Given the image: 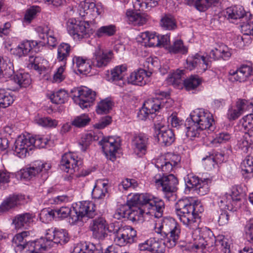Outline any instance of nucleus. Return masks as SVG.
<instances>
[{"instance_id":"f257e3e1","label":"nucleus","mask_w":253,"mask_h":253,"mask_svg":"<svg viewBox=\"0 0 253 253\" xmlns=\"http://www.w3.org/2000/svg\"><path fill=\"white\" fill-rule=\"evenodd\" d=\"M187 125L186 136L191 139L196 137L203 138L206 130L212 131L215 128L212 115L203 109H197L190 114Z\"/></svg>"},{"instance_id":"f03ea898","label":"nucleus","mask_w":253,"mask_h":253,"mask_svg":"<svg viewBox=\"0 0 253 253\" xmlns=\"http://www.w3.org/2000/svg\"><path fill=\"white\" fill-rule=\"evenodd\" d=\"M154 229L155 232L162 237H167L168 248L174 247L180 239V226L171 217H166L156 221Z\"/></svg>"},{"instance_id":"7ed1b4c3","label":"nucleus","mask_w":253,"mask_h":253,"mask_svg":"<svg viewBox=\"0 0 253 253\" xmlns=\"http://www.w3.org/2000/svg\"><path fill=\"white\" fill-rule=\"evenodd\" d=\"M175 210L179 219L184 225L192 230L197 229L199 216L191 198L178 200L175 205Z\"/></svg>"},{"instance_id":"20e7f679","label":"nucleus","mask_w":253,"mask_h":253,"mask_svg":"<svg viewBox=\"0 0 253 253\" xmlns=\"http://www.w3.org/2000/svg\"><path fill=\"white\" fill-rule=\"evenodd\" d=\"M132 201L143 210L142 214H149L155 218H159L163 215L165 204L161 199L149 193L136 194L132 196Z\"/></svg>"},{"instance_id":"39448f33","label":"nucleus","mask_w":253,"mask_h":253,"mask_svg":"<svg viewBox=\"0 0 253 253\" xmlns=\"http://www.w3.org/2000/svg\"><path fill=\"white\" fill-rule=\"evenodd\" d=\"M69 240L68 233L65 230L48 229L46 231L45 237H42L33 243L31 249L35 248L43 252L53 247L54 244L64 245Z\"/></svg>"},{"instance_id":"423d86ee","label":"nucleus","mask_w":253,"mask_h":253,"mask_svg":"<svg viewBox=\"0 0 253 253\" xmlns=\"http://www.w3.org/2000/svg\"><path fill=\"white\" fill-rule=\"evenodd\" d=\"M89 22V21H77L76 19L70 18L67 22V29L74 39L87 38L93 32Z\"/></svg>"},{"instance_id":"0eeeda50","label":"nucleus","mask_w":253,"mask_h":253,"mask_svg":"<svg viewBox=\"0 0 253 253\" xmlns=\"http://www.w3.org/2000/svg\"><path fill=\"white\" fill-rule=\"evenodd\" d=\"M76 156L72 153L65 154L62 156L60 162V168L64 171L71 174L76 171L80 173L77 174V176H85L88 175L90 171L89 170L81 169L82 162L81 160L76 159Z\"/></svg>"},{"instance_id":"6e6552de","label":"nucleus","mask_w":253,"mask_h":253,"mask_svg":"<svg viewBox=\"0 0 253 253\" xmlns=\"http://www.w3.org/2000/svg\"><path fill=\"white\" fill-rule=\"evenodd\" d=\"M110 227H113L111 232L116 234L114 241L120 246H125L131 243L136 236V231L129 226L120 227L119 224H111Z\"/></svg>"},{"instance_id":"1a4fd4ad","label":"nucleus","mask_w":253,"mask_h":253,"mask_svg":"<svg viewBox=\"0 0 253 253\" xmlns=\"http://www.w3.org/2000/svg\"><path fill=\"white\" fill-rule=\"evenodd\" d=\"M143 210L132 201V197L126 205H122L114 214V218L120 219L126 218L130 220H135L142 214Z\"/></svg>"},{"instance_id":"9d476101","label":"nucleus","mask_w":253,"mask_h":253,"mask_svg":"<svg viewBox=\"0 0 253 253\" xmlns=\"http://www.w3.org/2000/svg\"><path fill=\"white\" fill-rule=\"evenodd\" d=\"M166 174L167 173H165ZM153 181L158 187H162V191L167 195L175 192L178 180L172 174L165 175L160 173L156 174L153 178Z\"/></svg>"},{"instance_id":"9b49d317","label":"nucleus","mask_w":253,"mask_h":253,"mask_svg":"<svg viewBox=\"0 0 253 253\" xmlns=\"http://www.w3.org/2000/svg\"><path fill=\"white\" fill-rule=\"evenodd\" d=\"M74 212L75 215H72L73 222L82 220L83 217L93 218L97 213L96 211L95 204L90 201H82L75 208H74Z\"/></svg>"},{"instance_id":"f8f14e48","label":"nucleus","mask_w":253,"mask_h":253,"mask_svg":"<svg viewBox=\"0 0 253 253\" xmlns=\"http://www.w3.org/2000/svg\"><path fill=\"white\" fill-rule=\"evenodd\" d=\"M77 13L82 17L90 21L100 15L103 11L101 5H96L93 1L90 0H85L81 2L77 9Z\"/></svg>"},{"instance_id":"ddd939ff","label":"nucleus","mask_w":253,"mask_h":253,"mask_svg":"<svg viewBox=\"0 0 253 253\" xmlns=\"http://www.w3.org/2000/svg\"><path fill=\"white\" fill-rule=\"evenodd\" d=\"M186 190H193L200 196L207 194L209 191L210 179H200L198 176L188 175L185 178Z\"/></svg>"},{"instance_id":"4468645a","label":"nucleus","mask_w":253,"mask_h":253,"mask_svg":"<svg viewBox=\"0 0 253 253\" xmlns=\"http://www.w3.org/2000/svg\"><path fill=\"white\" fill-rule=\"evenodd\" d=\"M74 92L73 99L82 109L88 108L95 100V92L86 87L76 89Z\"/></svg>"},{"instance_id":"2eb2a0df","label":"nucleus","mask_w":253,"mask_h":253,"mask_svg":"<svg viewBox=\"0 0 253 253\" xmlns=\"http://www.w3.org/2000/svg\"><path fill=\"white\" fill-rule=\"evenodd\" d=\"M179 155L172 153H168L157 158L155 162V166L162 171L167 173L171 171L180 162Z\"/></svg>"},{"instance_id":"dca6fc26","label":"nucleus","mask_w":253,"mask_h":253,"mask_svg":"<svg viewBox=\"0 0 253 253\" xmlns=\"http://www.w3.org/2000/svg\"><path fill=\"white\" fill-rule=\"evenodd\" d=\"M51 167V165L49 163H39L34 164L31 167L23 169L20 171V174L21 177L25 179H30L40 174L43 179H46L47 177L46 173Z\"/></svg>"},{"instance_id":"f3484780","label":"nucleus","mask_w":253,"mask_h":253,"mask_svg":"<svg viewBox=\"0 0 253 253\" xmlns=\"http://www.w3.org/2000/svg\"><path fill=\"white\" fill-rule=\"evenodd\" d=\"M110 225L108 226L105 219L102 216H98L93 219L90 224V228L92 232L93 237L99 240H103L107 237V231L112 232Z\"/></svg>"},{"instance_id":"a211bd4d","label":"nucleus","mask_w":253,"mask_h":253,"mask_svg":"<svg viewBox=\"0 0 253 253\" xmlns=\"http://www.w3.org/2000/svg\"><path fill=\"white\" fill-rule=\"evenodd\" d=\"M167 247V241L156 237L150 238L138 245L140 251L148 252L151 253H164Z\"/></svg>"},{"instance_id":"6ab92c4d","label":"nucleus","mask_w":253,"mask_h":253,"mask_svg":"<svg viewBox=\"0 0 253 253\" xmlns=\"http://www.w3.org/2000/svg\"><path fill=\"white\" fill-rule=\"evenodd\" d=\"M113 56L111 50H104L100 45L96 47L91 58L92 65L97 68H103L111 62Z\"/></svg>"},{"instance_id":"aec40b11","label":"nucleus","mask_w":253,"mask_h":253,"mask_svg":"<svg viewBox=\"0 0 253 253\" xmlns=\"http://www.w3.org/2000/svg\"><path fill=\"white\" fill-rule=\"evenodd\" d=\"M29 235V231H25L17 234L14 236L12 241V245L15 249L16 252H20L25 249H28L29 252H32L40 251V250L35 248L33 249L34 250L31 249L33 243H36V240L31 242H26L25 238Z\"/></svg>"},{"instance_id":"412c9836","label":"nucleus","mask_w":253,"mask_h":253,"mask_svg":"<svg viewBox=\"0 0 253 253\" xmlns=\"http://www.w3.org/2000/svg\"><path fill=\"white\" fill-rule=\"evenodd\" d=\"M253 109V103L245 99H239L235 106H231L228 111L227 116L230 120H235L246 111Z\"/></svg>"},{"instance_id":"4be33fe9","label":"nucleus","mask_w":253,"mask_h":253,"mask_svg":"<svg viewBox=\"0 0 253 253\" xmlns=\"http://www.w3.org/2000/svg\"><path fill=\"white\" fill-rule=\"evenodd\" d=\"M13 149L16 156L19 158H24L28 151L33 149L29 136L20 135L16 139Z\"/></svg>"},{"instance_id":"5701e85b","label":"nucleus","mask_w":253,"mask_h":253,"mask_svg":"<svg viewBox=\"0 0 253 253\" xmlns=\"http://www.w3.org/2000/svg\"><path fill=\"white\" fill-rule=\"evenodd\" d=\"M168 95L167 93L163 92L156 97L148 99L144 103V106L153 114L163 108H168V99L166 98Z\"/></svg>"},{"instance_id":"b1692460","label":"nucleus","mask_w":253,"mask_h":253,"mask_svg":"<svg viewBox=\"0 0 253 253\" xmlns=\"http://www.w3.org/2000/svg\"><path fill=\"white\" fill-rule=\"evenodd\" d=\"M149 138L143 133H140L133 137L132 145L134 153L139 157L146 154L149 145Z\"/></svg>"},{"instance_id":"393cba45","label":"nucleus","mask_w":253,"mask_h":253,"mask_svg":"<svg viewBox=\"0 0 253 253\" xmlns=\"http://www.w3.org/2000/svg\"><path fill=\"white\" fill-rule=\"evenodd\" d=\"M99 144L102 146V150L106 156L110 159L115 158L116 153L120 146V142L113 137L103 138Z\"/></svg>"},{"instance_id":"a878e982","label":"nucleus","mask_w":253,"mask_h":253,"mask_svg":"<svg viewBox=\"0 0 253 253\" xmlns=\"http://www.w3.org/2000/svg\"><path fill=\"white\" fill-rule=\"evenodd\" d=\"M156 133L159 141L166 146L171 145L175 140L173 131L161 124L155 125Z\"/></svg>"},{"instance_id":"bb28decb","label":"nucleus","mask_w":253,"mask_h":253,"mask_svg":"<svg viewBox=\"0 0 253 253\" xmlns=\"http://www.w3.org/2000/svg\"><path fill=\"white\" fill-rule=\"evenodd\" d=\"M249 78L253 80V70L250 66L243 65L235 72H229V79L232 82H244Z\"/></svg>"},{"instance_id":"cd10ccee","label":"nucleus","mask_w":253,"mask_h":253,"mask_svg":"<svg viewBox=\"0 0 253 253\" xmlns=\"http://www.w3.org/2000/svg\"><path fill=\"white\" fill-rule=\"evenodd\" d=\"M151 74L150 72H147L145 70L140 69L131 73L127 78V81L128 83L132 84L144 85L149 82V78Z\"/></svg>"},{"instance_id":"c85d7f7f","label":"nucleus","mask_w":253,"mask_h":253,"mask_svg":"<svg viewBox=\"0 0 253 253\" xmlns=\"http://www.w3.org/2000/svg\"><path fill=\"white\" fill-rule=\"evenodd\" d=\"M38 45V42L36 41H24L20 42L18 46L11 49V52L21 57L26 55L33 48Z\"/></svg>"},{"instance_id":"c756f323","label":"nucleus","mask_w":253,"mask_h":253,"mask_svg":"<svg viewBox=\"0 0 253 253\" xmlns=\"http://www.w3.org/2000/svg\"><path fill=\"white\" fill-rule=\"evenodd\" d=\"M36 30L41 39L43 40L47 39V43L49 46L54 47L56 45L57 42L54 32L48 26H38L36 28Z\"/></svg>"},{"instance_id":"7c9ffc66","label":"nucleus","mask_w":253,"mask_h":253,"mask_svg":"<svg viewBox=\"0 0 253 253\" xmlns=\"http://www.w3.org/2000/svg\"><path fill=\"white\" fill-rule=\"evenodd\" d=\"M34 216L30 213L18 214L13 219V223L17 229H27L33 222Z\"/></svg>"},{"instance_id":"2f4dec72","label":"nucleus","mask_w":253,"mask_h":253,"mask_svg":"<svg viewBox=\"0 0 253 253\" xmlns=\"http://www.w3.org/2000/svg\"><path fill=\"white\" fill-rule=\"evenodd\" d=\"M126 70V66L125 65L116 66L111 70L109 80L120 86H123L124 84L123 79Z\"/></svg>"},{"instance_id":"473e14b6","label":"nucleus","mask_w":253,"mask_h":253,"mask_svg":"<svg viewBox=\"0 0 253 253\" xmlns=\"http://www.w3.org/2000/svg\"><path fill=\"white\" fill-rule=\"evenodd\" d=\"M246 14L244 7L240 5L231 6L226 9L225 17L231 22L243 18Z\"/></svg>"},{"instance_id":"72a5a7b5","label":"nucleus","mask_w":253,"mask_h":253,"mask_svg":"<svg viewBox=\"0 0 253 253\" xmlns=\"http://www.w3.org/2000/svg\"><path fill=\"white\" fill-rule=\"evenodd\" d=\"M126 16L129 23L134 25H142L146 23L147 20L146 16L144 14L130 10L126 11Z\"/></svg>"},{"instance_id":"f704fd0d","label":"nucleus","mask_w":253,"mask_h":253,"mask_svg":"<svg viewBox=\"0 0 253 253\" xmlns=\"http://www.w3.org/2000/svg\"><path fill=\"white\" fill-rule=\"evenodd\" d=\"M22 196L12 195L6 199L0 205V213L8 211L19 204Z\"/></svg>"},{"instance_id":"c9c22d12","label":"nucleus","mask_w":253,"mask_h":253,"mask_svg":"<svg viewBox=\"0 0 253 253\" xmlns=\"http://www.w3.org/2000/svg\"><path fill=\"white\" fill-rule=\"evenodd\" d=\"M219 0H185V3L189 5H194L200 11H205L211 4L217 3Z\"/></svg>"},{"instance_id":"e433bc0d","label":"nucleus","mask_w":253,"mask_h":253,"mask_svg":"<svg viewBox=\"0 0 253 253\" xmlns=\"http://www.w3.org/2000/svg\"><path fill=\"white\" fill-rule=\"evenodd\" d=\"M184 70L177 69L169 74L167 78L168 83L175 87H178L181 85L184 81Z\"/></svg>"},{"instance_id":"4c0bfd02","label":"nucleus","mask_w":253,"mask_h":253,"mask_svg":"<svg viewBox=\"0 0 253 253\" xmlns=\"http://www.w3.org/2000/svg\"><path fill=\"white\" fill-rule=\"evenodd\" d=\"M71 50V47L69 44L64 42L60 43L57 49V60L66 64L67 59L70 55Z\"/></svg>"},{"instance_id":"58836bf2","label":"nucleus","mask_w":253,"mask_h":253,"mask_svg":"<svg viewBox=\"0 0 253 253\" xmlns=\"http://www.w3.org/2000/svg\"><path fill=\"white\" fill-rule=\"evenodd\" d=\"M73 63L76 65L78 71L82 74H86L90 71V66L89 63L83 57L75 56L73 58Z\"/></svg>"},{"instance_id":"ea45409f","label":"nucleus","mask_w":253,"mask_h":253,"mask_svg":"<svg viewBox=\"0 0 253 253\" xmlns=\"http://www.w3.org/2000/svg\"><path fill=\"white\" fill-rule=\"evenodd\" d=\"M169 51L172 53L186 54L188 52V47L184 45L181 40H176L173 44L168 47Z\"/></svg>"},{"instance_id":"a19ab883","label":"nucleus","mask_w":253,"mask_h":253,"mask_svg":"<svg viewBox=\"0 0 253 253\" xmlns=\"http://www.w3.org/2000/svg\"><path fill=\"white\" fill-rule=\"evenodd\" d=\"M214 244L219 253H230L229 245L223 236H218L214 238Z\"/></svg>"},{"instance_id":"79ce46f5","label":"nucleus","mask_w":253,"mask_h":253,"mask_svg":"<svg viewBox=\"0 0 253 253\" xmlns=\"http://www.w3.org/2000/svg\"><path fill=\"white\" fill-rule=\"evenodd\" d=\"M14 82L21 87H26L31 83V79L28 73H17L14 76Z\"/></svg>"},{"instance_id":"37998d69","label":"nucleus","mask_w":253,"mask_h":253,"mask_svg":"<svg viewBox=\"0 0 253 253\" xmlns=\"http://www.w3.org/2000/svg\"><path fill=\"white\" fill-rule=\"evenodd\" d=\"M116 32V27L113 25L103 26L97 29L95 36L98 38L105 36L110 37L115 35Z\"/></svg>"},{"instance_id":"c03bdc74","label":"nucleus","mask_w":253,"mask_h":253,"mask_svg":"<svg viewBox=\"0 0 253 253\" xmlns=\"http://www.w3.org/2000/svg\"><path fill=\"white\" fill-rule=\"evenodd\" d=\"M14 100L13 95L4 89H0V106L6 108L11 105Z\"/></svg>"},{"instance_id":"a18cd8bd","label":"nucleus","mask_w":253,"mask_h":253,"mask_svg":"<svg viewBox=\"0 0 253 253\" xmlns=\"http://www.w3.org/2000/svg\"><path fill=\"white\" fill-rule=\"evenodd\" d=\"M161 27L168 30H173L176 28L175 20L171 15H165L161 20Z\"/></svg>"},{"instance_id":"49530a36","label":"nucleus","mask_w":253,"mask_h":253,"mask_svg":"<svg viewBox=\"0 0 253 253\" xmlns=\"http://www.w3.org/2000/svg\"><path fill=\"white\" fill-rule=\"evenodd\" d=\"M68 94L64 89L54 92L50 96L51 101L55 104L64 103L67 100Z\"/></svg>"},{"instance_id":"de8ad7c7","label":"nucleus","mask_w":253,"mask_h":253,"mask_svg":"<svg viewBox=\"0 0 253 253\" xmlns=\"http://www.w3.org/2000/svg\"><path fill=\"white\" fill-rule=\"evenodd\" d=\"M107 184L102 183L101 186L95 185L92 191V197L95 199H102L107 193Z\"/></svg>"},{"instance_id":"09e8293b","label":"nucleus","mask_w":253,"mask_h":253,"mask_svg":"<svg viewBox=\"0 0 253 253\" xmlns=\"http://www.w3.org/2000/svg\"><path fill=\"white\" fill-rule=\"evenodd\" d=\"M210 243L203 237L199 236L198 238L195 239L192 249L197 253H202L206 249L207 246H209Z\"/></svg>"},{"instance_id":"8fccbe9b","label":"nucleus","mask_w":253,"mask_h":253,"mask_svg":"<svg viewBox=\"0 0 253 253\" xmlns=\"http://www.w3.org/2000/svg\"><path fill=\"white\" fill-rule=\"evenodd\" d=\"M90 121V119L88 116L83 114L75 117L72 121L71 124L77 127H82L86 126Z\"/></svg>"},{"instance_id":"3c124183","label":"nucleus","mask_w":253,"mask_h":253,"mask_svg":"<svg viewBox=\"0 0 253 253\" xmlns=\"http://www.w3.org/2000/svg\"><path fill=\"white\" fill-rule=\"evenodd\" d=\"M35 121L39 126L43 127H55L58 124V122L56 120L49 117H37Z\"/></svg>"},{"instance_id":"603ef678","label":"nucleus","mask_w":253,"mask_h":253,"mask_svg":"<svg viewBox=\"0 0 253 253\" xmlns=\"http://www.w3.org/2000/svg\"><path fill=\"white\" fill-rule=\"evenodd\" d=\"M201 83V81L197 76H191L184 80V84L186 89L190 90L198 87Z\"/></svg>"},{"instance_id":"864d4df0","label":"nucleus","mask_w":253,"mask_h":253,"mask_svg":"<svg viewBox=\"0 0 253 253\" xmlns=\"http://www.w3.org/2000/svg\"><path fill=\"white\" fill-rule=\"evenodd\" d=\"M54 217H56V214L54 210L44 209L40 213V219L41 221L44 223H48Z\"/></svg>"},{"instance_id":"5fc2aeb1","label":"nucleus","mask_w":253,"mask_h":253,"mask_svg":"<svg viewBox=\"0 0 253 253\" xmlns=\"http://www.w3.org/2000/svg\"><path fill=\"white\" fill-rule=\"evenodd\" d=\"M113 104L111 100L107 98L102 100L98 105L96 112L98 114H106L112 109Z\"/></svg>"},{"instance_id":"6e6d98bb","label":"nucleus","mask_w":253,"mask_h":253,"mask_svg":"<svg viewBox=\"0 0 253 253\" xmlns=\"http://www.w3.org/2000/svg\"><path fill=\"white\" fill-rule=\"evenodd\" d=\"M73 253H98V250H93L89 249L87 243L82 242L76 246L74 249Z\"/></svg>"},{"instance_id":"4d7b16f0","label":"nucleus","mask_w":253,"mask_h":253,"mask_svg":"<svg viewBox=\"0 0 253 253\" xmlns=\"http://www.w3.org/2000/svg\"><path fill=\"white\" fill-rule=\"evenodd\" d=\"M160 0H135L134 7L136 8L145 7L146 8L156 6Z\"/></svg>"},{"instance_id":"13d9d810","label":"nucleus","mask_w":253,"mask_h":253,"mask_svg":"<svg viewBox=\"0 0 253 253\" xmlns=\"http://www.w3.org/2000/svg\"><path fill=\"white\" fill-rule=\"evenodd\" d=\"M203 161H210V165L213 167L215 164H220L224 161V155L221 153L216 152L214 155H210L203 158Z\"/></svg>"},{"instance_id":"bf43d9fd","label":"nucleus","mask_w":253,"mask_h":253,"mask_svg":"<svg viewBox=\"0 0 253 253\" xmlns=\"http://www.w3.org/2000/svg\"><path fill=\"white\" fill-rule=\"evenodd\" d=\"M56 217L60 218H64L70 216L72 218V215H75L74 212V210L71 211L70 208L67 207H62L59 209L54 210Z\"/></svg>"},{"instance_id":"052dcab7","label":"nucleus","mask_w":253,"mask_h":253,"mask_svg":"<svg viewBox=\"0 0 253 253\" xmlns=\"http://www.w3.org/2000/svg\"><path fill=\"white\" fill-rule=\"evenodd\" d=\"M29 137L33 148L34 147L38 148H44L46 145L47 141L39 135H36L35 136H29Z\"/></svg>"},{"instance_id":"680f3d73","label":"nucleus","mask_w":253,"mask_h":253,"mask_svg":"<svg viewBox=\"0 0 253 253\" xmlns=\"http://www.w3.org/2000/svg\"><path fill=\"white\" fill-rule=\"evenodd\" d=\"M193 62H194L195 67L199 66L205 71L209 65V63L204 56H201L199 54H196L195 56L192 57Z\"/></svg>"},{"instance_id":"e2e57ef3","label":"nucleus","mask_w":253,"mask_h":253,"mask_svg":"<svg viewBox=\"0 0 253 253\" xmlns=\"http://www.w3.org/2000/svg\"><path fill=\"white\" fill-rule=\"evenodd\" d=\"M242 168V174L253 173V158L252 157H247L243 161Z\"/></svg>"},{"instance_id":"0e129e2a","label":"nucleus","mask_w":253,"mask_h":253,"mask_svg":"<svg viewBox=\"0 0 253 253\" xmlns=\"http://www.w3.org/2000/svg\"><path fill=\"white\" fill-rule=\"evenodd\" d=\"M242 126L245 130H250L253 128V114H250L240 120Z\"/></svg>"},{"instance_id":"69168bd1","label":"nucleus","mask_w":253,"mask_h":253,"mask_svg":"<svg viewBox=\"0 0 253 253\" xmlns=\"http://www.w3.org/2000/svg\"><path fill=\"white\" fill-rule=\"evenodd\" d=\"M138 185V183L135 179L126 178L123 180L119 185V188L120 190L123 189L126 190L129 188H134Z\"/></svg>"},{"instance_id":"338daca9","label":"nucleus","mask_w":253,"mask_h":253,"mask_svg":"<svg viewBox=\"0 0 253 253\" xmlns=\"http://www.w3.org/2000/svg\"><path fill=\"white\" fill-rule=\"evenodd\" d=\"M249 135H246L241 138L238 142V146L244 153H247L252 144L251 142L248 138Z\"/></svg>"},{"instance_id":"774afa93","label":"nucleus","mask_w":253,"mask_h":253,"mask_svg":"<svg viewBox=\"0 0 253 253\" xmlns=\"http://www.w3.org/2000/svg\"><path fill=\"white\" fill-rule=\"evenodd\" d=\"M245 232L248 241L253 244V220H250L246 224Z\"/></svg>"}]
</instances>
